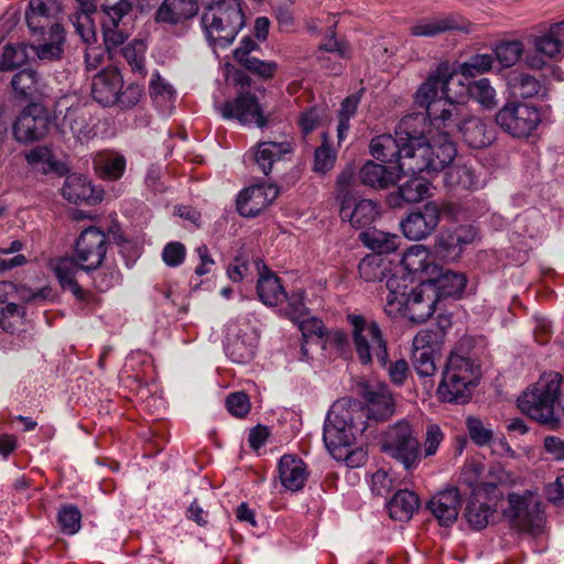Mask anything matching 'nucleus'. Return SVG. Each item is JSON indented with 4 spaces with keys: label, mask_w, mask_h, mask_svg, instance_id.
<instances>
[{
    "label": "nucleus",
    "mask_w": 564,
    "mask_h": 564,
    "mask_svg": "<svg viewBox=\"0 0 564 564\" xmlns=\"http://www.w3.org/2000/svg\"><path fill=\"white\" fill-rule=\"evenodd\" d=\"M457 80V74L448 64H441L430 75L415 93V104L425 108L431 123L437 129H444L446 135L454 131L462 133L465 142L475 149L487 147L492 141V134L479 118L465 119V107L453 100L449 86Z\"/></svg>",
    "instance_id": "nucleus-1"
},
{
    "label": "nucleus",
    "mask_w": 564,
    "mask_h": 564,
    "mask_svg": "<svg viewBox=\"0 0 564 564\" xmlns=\"http://www.w3.org/2000/svg\"><path fill=\"white\" fill-rule=\"evenodd\" d=\"M424 123L420 115H410L401 119L395 129V135L381 134L371 140L370 153L382 162H398L395 170L399 173H411L401 169L404 162H414L419 128Z\"/></svg>",
    "instance_id": "nucleus-2"
},
{
    "label": "nucleus",
    "mask_w": 564,
    "mask_h": 564,
    "mask_svg": "<svg viewBox=\"0 0 564 564\" xmlns=\"http://www.w3.org/2000/svg\"><path fill=\"white\" fill-rule=\"evenodd\" d=\"M200 23L214 47H227L245 25L241 0H219L204 11Z\"/></svg>",
    "instance_id": "nucleus-3"
},
{
    "label": "nucleus",
    "mask_w": 564,
    "mask_h": 564,
    "mask_svg": "<svg viewBox=\"0 0 564 564\" xmlns=\"http://www.w3.org/2000/svg\"><path fill=\"white\" fill-rule=\"evenodd\" d=\"M347 322L350 326L351 347L358 361L362 366L377 362L386 367L389 358L388 340L379 324L360 314H348Z\"/></svg>",
    "instance_id": "nucleus-4"
},
{
    "label": "nucleus",
    "mask_w": 564,
    "mask_h": 564,
    "mask_svg": "<svg viewBox=\"0 0 564 564\" xmlns=\"http://www.w3.org/2000/svg\"><path fill=\"white\" fill-rule=\"evenodd\" d=\"M562 376L558 372L544 373L532 390L523 392L519 398V408L531 419L557 429L560 419L554 415V406L558 402Z\"/></svg>",
    "instance_id": "nucleus-5"
},
{
    "label": "nucleus",
    "mask_w": 564,
    "mask_h": 564,
    "mask_svg": "<svg viewBox=\"0 0 564 564\" xmlns=\"http://www.w3.org/2000/svg\"><path fill=\"white\" fill-rule=\"evenodd\" d=\"M479 377V367L470 358L452 352L437 388L438 399L443 402H467Z\"/></svg>",
    "instance_id": "nucleus-6"
},
{
    "label": "nucleus",
    "mask_w": 564,
    "mask_h": 564,
    "mask_svg": "<svg viewBox=\"0 0 564 564\" xmlns=\"http://www.w3.org/2000/svg\"><path fill=\"white\" fill-rule=\"evenodd\" d=\"M381 446L382 452L400 462L406 470L417 467L421 459L420 443L406 421L389 426Z\"/></svg>",
    "instance_id": "nucleus-7"
},
{
    "label": "nucleus",
    "mask_w": 564,
    "mask_h": 564,
    "mask_svg": "<svg viewBox=\"0 0 564 564\" xmlns=\"http://www.w3.org/2000/svg\"><path fill=\"white\" fill-rule=\"evenodd\" d=\"M444 135L438 143L430 144L423 134V129H419L415 161L402 163L401 169L408 170L412 174L444 170L456 155L455 144L447 139L445 133Z\"/></svg>",
    "instance_id": "nucleus-8"
},
{
    "label": "nucleus",
    "mask_w": 564,
    "mask_h": 564,
    "mask_svg": "<svg viewBox=\"0 0 564 564\" xmlns=\"http://www.w3.org/2000/svg\"><path fill=\"white\" fill-rule=\"evenodd\" d=\"M508 502L506 517L514 529L532 535H539L543 531L544 517L535 494L530 490L522 495L512 492L508 496Z\"/></svg>",
    "instance_id": "nucleus-9"
},
{
    "label": "nucleus",
    "mask_w": 564,
    "mask_h": 564,
    "mask_svg": "<svg viewBox=\"0 0 564 564\" xmlns=\"http://www.w3.org/2000/svg\"><path fill=\"white\" fill-rule=\"evenodd\" d=\"M349 410H341L337 413L332 409L325 420L324 424V443L328 451L334 454L335 451L341 447H349L354 444L357 434H362L367 426L365 421L359 420Z\"/></svg>",
    "instance_id": "nucleus-10"
},
{
    "label": "nucleus",
    "mask_w": 564,
    "mask_h": 564,
    "mask_svg": "<svg viewBox=\"0 0 564 564\" xmlns=\"http://www.w3.org/2000/svg\"><path fill=\"white\" fill-rule=\"evenodd\" d=\"M497 124L509 135L523 139L530 137L541 123V113L535 106L508 102L496 113Z\"/></svg>",
    "instance_id": "nucleus-11"
},
{
    "label": "nucleus",
    "mask_w": 564,
    "mask_h": 564,
    "mask_svg": "<svg viewBox=\"0 0 564 564\" xmlns=\"http://www.w3.org/2000/svg\"><path fill=\"white\" fill-rule=\"evenodd\" d=\"M532 51L527 52L524 62L532 69H542L550 61L564 52V23H554L541 35L531 39Z\"/></svg>",
    "instance_id": "nucleus-12"
},
{
    "label": "nucleus",
    "mask_w": 564,
    "mask_h": 564,
    "mask_svg": "<svg viewBox=\"0 0 564 564\" xmlns=\"http://www.w3.org/2000/svg\"><path fill=\"white\" fill-rule=\"evenodd\" d=\"M108 236L97 227L84 229L76 241L74 257L86 273L101 267L108 250Z\"/></svg>",
    "instance_id": "nucleus-13"
},
{
    "label": "nucleus",
    "mask_w": 564,
    "mask_h": 564,
    "mask_svg": "<svg viewBox=\"0 0 564 564\" xmlns=\"http://www.w3.org/2000/svg\"><path fill=\"white\" fill-rule=\"evenodd\" d=\"M442 210L454 216L456 206L444 204L441 208L435 202H429L422 209L410 213L401 221L404 236L410 240H422L429 237L436 229Z\"/></svg>",
    "instance_id": "nucleus-14"
},
{
    "label": "nucleus",
    "mask_w": 564,
    "mask_h": 564,
    "mask_svg": "<svg viewBox=\"0 0 564 564\" xmlns=\"http://www.w3.org/2000/svg\"><path fill=\"white\" fill-rule=\"evenodd\" d=\"M50 128V117L46 109L31 102L20 112L13 123V135L19 142H32L43 139Z\"/></svg>",
    "instance_id": "nucleus-15"
},
{
    "label": "nucleus",
    "mask_w": 564,
    "mask_h": 564,
    "mask_svg": "<svg viewBox=\"0 0 564 564\" xmlns=\"http://www.w3.org/2000/svg\"><path fill=\"white\" fill-rule=\"evenodd\" d=\"M220 113L224 119H236L241 124L253 123L259 128L267 124L257 97L250 93L239 94L235 99L224 102Z\"/></svg>",
    "instance_id": "nucleus-16"
},
{
    "label": "nucleus",
    "mask_w": 564,
    "mask_h": 564,
    "mask_svg": "<svg viewBox=\"0 0 564 564\" xmlns=\"http://www.w3.org/2000/svg\"><path fill=\"white\" fill-rule=\"evenodd\" d=\"M279 195L275 184H256L243 189L237 198V210L243 217H256Z\"/></svg>",
    "instance_id": "nucleus-17"
},
{
    "label": "nucleus",
    "mask_w": 564,
    "mask_h": 564,
    "mask_svg": "<svg viewBox=\"0 0 564 564\" xmlns=\"http://www.w3.org/2000/svg\"><path fill=\"white\" fill-rule=\"evenodd\" d=\"M477 238V230L471 225H459L444 229L437 236L435 242L436 251L444 258L457 259L466 246L473 243Z\"/></svg>",
    "instance_id": "nucleus-18"
},
{
    "label": "nucleus",
    "mask_w": 564,
    "mask_h": 564,
    "mask_svg": "<svg viewBox=\"0 0 564 564\" xmlns=\"http://www.w3.org/2000/svg\"><path fill=\"white\" fill-rule=\"evenodd\" d=\"M462 496L456 487L436 492L426 503V509L442 527H451L458 518Z\"/></svg>",
    "instance_id": "nucleus-19"
},
{
    "label": "nucleus",
    "mask_w": 564,
    "mask_h": 564,
    "mask_svg": "<svg viewBox=\"0 0 564 564\" xmlns=\"http://www.w3.org/2000/svg\"><path fill=\"white\" fill-rule=\"evenodd\" d=\"M367 406L357 411L358 420L367 419V422H365L367 427L370 422H383L393 414L392 397L386 387L367 391Z\"/></svg>",
    "instance_id": "nucleus-20"
},
{
    "label": "nucleus",
    "mask_w": 564,
    "mask_h": 564,
    "mask_svg": "<svg viewBox=\"0 0 564 564\" xmlns=\"http://www.w3.org/2000/svg\"><path fill=\"white\" fill-rule=\"evenodd\" d=\"M123 79L118 68L107 67L93 78V98L102 106H112L122 89Z\"/></svg>",
    "instance_id": "nucleus-21"
},
{
    "label": "nucleus",
    "mask_w": 564,
    "mask_h": 564,
    "mask_svg": "<svg viewBox=\"0 0 564 564\" xmlns=\"http://www.w3.org/2000/svg\"><path fill=\"white\" fill-rule=\"evenodd\" d=\"M469 23L458 14H448L437 18H424L419 20L412 28L414 36H436L447 31L469 32Z\"/></svg>",
    "instance_id": "nucleus-22"
},
{
    "label": "nucleus",
    "mask_w": 564,
    "mask_h": 564,
    "mask_svg": "<svg viewBox=\"0 0 564 564\" xmlns=\"http://www.w3.org/2000/svg\"><path fill=\"white\" fill-rule=\"evenodd\" d=\"M421 282L429 284L430 293L432 292L438 301L444 297L459 295L466 286L467 279L463 273L440 267L437 273L429 275L427 279Z\"/></svg>",
    "instance_id": "nucleus-23"
},
{
    "label": "nucleus",
    "mask_w": 564,
    "mask_h": 564,
    "mask_svg": "<svg viewBox=\"0 0 564 564\" xmlns=\"http://www.w3.org/2000/svg\"><path fill=\"white\" fill-rule=\"evenodd\" d=\"M436 302L434 294L429 291V284L420 282L412 289V295L402 305L401 311H404L411 321L422 323L432 316Z\"/></svg>",
    "instance_id": "nucleus-24"
},
{
    "label": "nucleus",
    "mask_w": 564,
    "mask_h": 564,
    "mask_svg": "<svg viewBox=\"0 0 564 564\" xmlns=\"http://www.w3.org/2000/svg\"><path fill=\"white\" fill-rule=\"evenodd\" d=\"M225 351L228 358L236 364L249 362L256 351V338L253 334H249L242 329L229 328Z\"/></svg>",
    "instance_id": "nucleus-25"
},
{
    "label": "nucleus",
    "mask_w": 564,
    "mask_h": 564,
    "mask_svg": "<svg viewBox=\"0 0 564 564\" xmlns=\"http://www.w3.org/2000/svg\"><path fill=\"white\" fill-rule=\"evenodd\" d=\"M197 12L196 0H163L155 12V21L176 25L194 18Z\"/></svg>",
    "instance_id": "nucleus-26"
},
{
    "label": "nucleus",
    "mask_w": 564,
    "mask_h": 564,
    "mask_svg": "<svg viewBox=\"0 0 564 564\" xmlns=\"http://www.w3.org/2000/svg\"><path fill=\"white\" fill-rule=\"evenodd\" d=\"M292 151V143L286 138L280 141H262L257 145L254 160L261 172L269 175L274 164L282 161Z\"/></svg>",
    "instance_id": "nucleus-27"
},
{
    "label": "nucleus",
    "mask_w": 564,
    "mask_h": 564,
    "mask_svg": "<svg viewBox=\"0 0 564 564\" xmlns=\"http://www.w3.org/2000/svg\"><path fill=\"white\" fill-rule=\"evenodd\" d=\"M305 463L294 455H283L279 462V478L282 486L290 491H300L307 480Z\"/></svg>",
    "instance_id": "nucleus-28"
},
{
    "label": "nucleus",
    "mask_w": 564,
    "mask_h": 564,
    "mask_svg": "<svg viewBox=\"0 0 564 564\" xmlns=\"http://www.w3.org/2000/svg\"><path fill=\"white\" fill-rule=\"evenodd\" d=\"M24 159L32 171L41 174L65 175L67 166L57 160L51 148L37 145L24 153Z\"/></svg>",
    "instance_id": "nucleus-29"
},
{
    "label": "nucleus",
    "mask_w": 564,
    "mask_h": 564,
    "mask_svg": "<svg viewBox=\"0 0 564 564\" xmlns=\"http://www.w3.org/2000/svg\"><path fill=\"white\" fill-rule=\"evenodd\" d=\"M10 85L14 97L21 101H32L43 94L42 77L32 68L15 73Z\"/></svg>",
    "instance_id": "nucleus-30"
},
{
    "label": "nucleus",
    "mask_w": 564,
    "mask_h": 564,
    "mask_svg": "<svg viewBox=\"0 0 564 564\" xmlns=\"http://www.w3.org/2000/svg\"><path fill=\"white\" fill-rule=\"evenodd\" d=\"M61 10L57 0H31L25 13L28 26L33 33L42 32Z\"/></svg>",
    "instance_id": "nucleus-31"
},
{
    "label": "nucleus",
    "mask_w": 564,
    "mask_h": 564,
    "mask_svg": "<svg viewBox=\"0 0 564 564\" xmlns=\"http://www.w3.org/2000/svg\"><path fill=\"white\" fill-rule=\"evenodd\" d=\"M401 262L409 273L421 274L422 280L440 271V267L432 261L431 253L423 246L409 248L404 252Z\"/></svg>",
    "instance_id": "nucleus-32"
},
{
    "label": "nucleus",
    "mask_w": 564,
    "mask_h": 564,
    "mask_svg": "<svg viewBox=\"0 0 564 564\" xmlns=\"http://www.w3.org/2000/svg\"><path fill=\"white\" fill-rule=\"evenodd\" d=\"M54 272L63 289L69 290L78 300L85 299L86 293L76 280L77 274L85 271L74 256L58 259L54 265Z\"/></svg>",
    "instance_id": "nucleus-33"
},
{
    "label": "nucleus",
    "mask_w": 564,
    "mask_h": 564,
    "mask_svg": "<svg viewBox=\"0 0 564 564\" xmlns=\"http://www.w3.org/2000/svg\"><path fill=\"white\" fill-rule=\"evenodd\" d=\"M419 496L411 490H398L388 501L387 509L391 519L395 521H409L420 508Z\"/></svg>",
    "instance_id": "nucleus-34"
},
{
    "label": "nucleus",
    "mask_w": 564,
    "mask_h": 564,
    "mask_svg": "<svg viewBox=\"0 0 564 564\" xmlns=\"http://www.w3.org/2000/svg\"><path fill=\"white\" fill-rule=\"evenodd\" d=\"M400 177L398 171L388 170L384 165L367 161L359 171L360 182L372 188H388Z\"/></svg>",
    "instance_id": "nucleus-35"
},
{
    "label": "nucleus",
    "mask_w": 564,
    "mask_h": 564,
    "mask_svg": "<svg viewBox=\"0 0 564 564\" xmlns=\"http://www.w3.org/2000/svg\"><path fill=\"white\" fill-rule=\"evenodd\" d=\"M379 216L378 205L371 199H361L357 202L350 210L348 200L341 205V217L349 218L352 227L365 228L370 226Z\"/></svg>",
    "instance_id": "nucleus-36"
},
{
    "label": "nucleus",
    "mask_w": 564,
    "mask_h": 564,
    "mask_svg": "<svg viewBox=\"0 0 564 564\" xmlns=\"http://www.w3.org/2000/svg\"><path fill=\"white\" fill-rule=\"evenodd\" d=\"M429 191L430 183L426 180L413 177L399 186L395 195H390L389 204L399 207L402 203H417L429 195Z\"/></svg>",
    "instance_id": "nucleus-37"
},
{
    "label": "nucleus",
    "mask_w": 564,
    "mask_h": 564,
    "mask_svg": "<svg viewBox=\"0 0 564 564\" xmlns=\"http://www.w3.org/2000/svg\"><path fill=\"white\" fill-rule=\"evenodd\" d=\"M257 293L259 300L269 306L278 305L286 299V293L283 290L279 278L269 270H264L260 273L257 283Z\"/></svg>",
    "instance_id": "nucleus-38"
},
{
    "label": "nucleus",
    "mask_w": 564,
    "mask_h": 564,
    "mask_svg": "<svg viewBox=\"0 0 564 564\" xmlns=\"http://www.w3.org/2000/svg\"><path fill=\"white\" fill-rule=\"evenodd\" d=\"M444 183L449 189L478 188L479 182L471 166L467 164H454L444 173Z\"/></svg>",
    "instance_id": "nucleus-39"
},
{
    "label": "nucleus",
    "mask_w": 564,
    "mask_h": 564,
    "mask_svg": "<svg viewBox=\"0 0 564 564\" xmlns=\"http://www.w3.org/2000/svg\"><path fill=\"white\" fill-rule=\"evenodd\" d=\"M362 243L377 253H390L398 249L400 237L378 229H368L359 236Z\"/></svg>",
    "instance_id": "nucleus-40"
},
{
    "label": "nucleus",
    "mask_w": 564,
    "mask_h": 564,
    "mask_svg": "<svg viewBox=\"0 0 564 564\" xmlns=\"http://www.w3.org/2000/svg\"><path fill=\"white\" fill-rule=\"evenodd\" d=\"M495 513V506L473 497L466 506L464 517L473 529L482 530L492 521Z\"/></svg>",
    "instance_id": "nucleus-41"
},
{
    "label": "nucleus",
    "mask_w": 564,
    "mask_h": 564,
    "mask_svg": "<svg viewBox=\"0 0 564 564\" xmlns=\"http://www.w3.org/2000/svg\"><path fill=\"white\" fill-rule=\"evenodd\" d=\"M149 93L156 108L162 113L167 115L172 111L176 98L175 90L159 74L153 75Z\"/></svg>",
    "instance_id": "nucleus-42"
},
{
    "label": "nucleus",
    "mask_w": 564,
    "mask_h": 564,
    "mask_svg": "<svg viewBox=\"0 0 564 564\" xmlns=\"http://www.w3.org/2000/svg\"><path fill=\"white\" fill-rule=\"evenodd\" d=\"M62 195L68 202L78 204L93 197V187L86 176L70 174L64 182Z\"/></svg>",
    "instance_id": "nucleus-43"
},
{
    "label": "nucleus",
    "mask_w": 564,
    "mask_h": 564,
    "mask_svg": "<svg viewBox=\"0 0 564 564\" xmlns=\"http://www.w3.org/2000/svg\"><path fill=\"white\" fill-rule=\"evenodd\" d=\"M50 42L37 46H30L40 59H58L63 53L64 30L61 24L52 23L50 26Z\"/></svg>",
    "instance_id": "nucleus-44"
},
{
    "label": "nucleus",
    "mask_w": 564,
    "mask_h": 564,
    "mask_svg": "<svg viewBox=\"0 0 564 564\" xmlns=\"http://www.w3.org/2000/svg\"><path fill=\"white\" fill-rule=\"evenodd\" d=\"M508 474L500 466L491 467L489 471V480L479 482L473 489V497L487 498L488 500L499 499L502 494L498 489L499 485L508 480Z\"/></svg>",
    "instance_id": "nucleus-45"
},
{
    "label": "nucleus",
    "mask_w": 564,
    "mask_h": 564,
    "mask_svg": "<svg viewBox=\"0 0 564 564\" xmlns=\"http://www.w3.org/2000/svg\"><path fill=\"white\" fill-rule=\"evenodd\" d=\"M121 52L131 72L140 78H144L148 73L145 67V42L142 40H133L122 47Z\"/></svg>",
    "instance_id": "nucleus-46"
},
{
    "label": "nucleus",
    "mask_w": 564,
    "mask_h": 564,
    "mask_svg": "<svg viewBox=\"0 0 564 564\" xmlns=\"http://www.w3.org/2000/svg\"><path fill=\"white\" fill-rule=\"evenodd\" d=\"M388 294L387 306L401 311V307L412 295V289L408 288V278L392 275L387 280Z\"/></svg>",
    "instance_id": "nucleus-47"
},
{
    "label": "nucleus",
    "mask_w": 564,
    "mask_h": 564,
    "mask_svg": "<svg viewBox=\"0 0 564 564\" xmlns=\"http://www.w3.org/2000/svg\"><path fill=\"white\" fill-rule=\"evenodd\" d=\"M30 46L25 43L7 44L0 55V72H11L29 59Z\"/></svg>",
    "instance_id": "nucleus-48"
},
{
    "label": "nucleus",
    "mask_w": 564,
    "mask_h": 564,
    "mask_svg": "<svg viewBox=\"0 0 564 564\" xmlns=\"http://www.w3.org/2000/svg\"><path fill=\"white\" fill-rule=\"evenodd\" d=\"M412 362L417 376L425 380L424 386L432 388L436 371L432 348L414 349Z\"/></svg>",
    "instance_id": "nucleus-49"
},
{
    "label": "nucleus",
    "mask_w": 564,
    "mask_h": 564,
    "mask_svg": "<svg viewBox=\"0 0 564 564\" xmlns=\"http://www.w3.org/2000/svg\"><path fill=\"white\" fill-rule=\"evenodd\" d=\"M96 167L102 178L119 180L126 170V159L118 153H107L99 155L95 162Z\"/></svg>",
    "instance_id": "nucleus-50"
},
{
    "label": "nucleus",
    "mask_w": 564,
    "mask_h": 564,
    "mask_svg": "<svg viewBox=\"0 0 564 564\" xmlns=\"http://www.w3.org/2000/svg\"><path fill=\"white\" fill-rule=\"evenodd\" d=\"M509 87L516 98H531L539 94L540 82L528 74H518L509 78Z\"/></svg>",
    "instance_id": "nucleus-51"
},
{
    "label": "nucleus",
    "mask_w": 564,
    "mask_h": 564,
    "mask_svg": "<svg viewBox=\"0 0 564 564\" xmlns=\"http://www.w3.org/2000/svg\"><path fill=\"white\" fill-rule=\"evenodd\" d=\"M359 102V94L350 95L343 100L338 112V143H340L346 138V134L350 129L349 120L356 115Z\"/></svg>",
    "instance_id": "nucleus-52"
},
{
    "label": "nucleus",
    "mask_w": 564,
    "mask_h": 564,
    "mask_svg": "<svg viewBox=\"0 0 564 564\" xmlns=\"http://www.w3.org/2000/svg\"><path fill=\"white\" fill-rule=\"evenodd\" d=\"M466 429L474 444L484 447L489 446L494 440V431L490 424H486L477 416H467Z\"/></svg>",
    "instance_id": "nucleus-53"
},
{
    "label": "nucleus",
    "mask_w": 564,
    "mask_h": 564,
    "mask_svg": "<svg viewBox=\"0 0 564 564\" xmlns=\"http://www.w3.org/2000/svg\"><path fill=\"white\" fill-rule=\"evenodd\" d=\"M132 11L129 0H119L113 4L101 6V24L124 26L123 19Z\"/></svg>",
    "instance_id": "nucleus-54"
},
{
    "label": "nucleus",
    "mask_w": 564,
    "mask_h": 564,
    "mask_svg": "<svg viewBox=\"0 0 564 564\" xmlns=\"http://www.w3.org/2000/svg\"><path fill=\"white\" fill-rule=\"evenodd\" d=\"M524 47L520 41H505L496 46L497 61L503 67L513 66L523 55Z\"/></svg>",
    "instance_id": "nucleus-55"
},
{
    "label": "nucleus",
    "mask_w": 564,
    "mask_h": 564,
    "mask_svg": "<svg viewBox=\"0 0 564 564\" xmlns=\"http://www.w3.org/2000/svg\"><path fill=\"white\" fill-rule=\"evenodd\" d=\"M57 521L64 534L73 535L80 529L82 513L76 506L64 505L58 511Z\"/></svg>",
    "instance_id": "nucleus-56"
},
{
    "label": "nucleus",
    "mask_w": 564,
    "mask_h": 564,
    "mask_svg": "<svg viewBox=\"0 0 564 564\" xmlns=\"http://www.w3.org/2000/svg\"><path fill=\"white\" fill-rule=\"evenodd\" d=\"M467 91L473 99L485 108H492L496 104V91L487 78L471 83L467 87Z\"/></svg>",
    "instance_id": "nucleus-57"
},
{
    "label": "nucleus",
    "mask_w": 564,
    "mask_h": 564,
    "mask_svg": "<svg viewBox=\"0 0 564 564\" xmlns=\"http://www.w3.org/2000/svg\"><path fill=\"white\" fill-rule=\"evenodd\" d=\"M494 63V58L489 54H476L467 62L459 66L460 74L464 77H475L479 74L488 72Z\"/></svg>",
    "instance_id": "nucleus-58"
},
{
    "label": "nucleus",
    "mask_w": 564,
    "mask_h": 564,
    "mask_svg": "<svg viewBox=\"0 0 564 564\" xmlns=\"http://www.w3.org/2000/svg\"><path fill=\"white\" fill-rule=\"evenodd\" d=\"M341 329H332L326 332L319 346L326 348L327 346L335 348L339 355L346 356L350 352L351 338Z\"/></svg>",
    "instance_id": "nucleus-59"
},
{
    "label": "nucleus",
    "mask_w": 564,
    "mask_h": 564,
    "mask_svg": "<svg viewBox=\"0 0 564 564\" xmlns=\"http://www.w3.org/2000/svg\"><path fill=\"white\" fill-rule=\"evenodd\" d=\"M299 327L306 343L313 340L319 345L326 333L324 323L316 317L299 319Z\"/></svg>",
    "instance_id": "nucleus-60"
},
{
    "label": "nucleus",
    "mask_w": 564,
    "mask_h": 564,
    "mask_svg": "<svg viewBox=\"0 0 564 564\" xmlns=\"http://www.w3.org/2000/svg\"><path fill=\"white\" fill-rule=\"evenodd\" d=\"M64 124L69 127L73 134L79 141H86L89 139L90 129L86 123V119L83 115H80L77 110L68 109L64 117Z\"/></svg>",
    "instance_id": "nucleus-61"
},
{
    "label": "nucleus",
    "mask_w": 564,
    "mask_h": 564,
    "mask_svg": "<svg viewBox=\"0 0 564 564\" xmlns=\"http://www.w3.org/2000/svg\"><path fill=\"white\" fill-rule=\"evenodd\" d=\"M335 161L336 152L327 144L326 138L324 137L323 144L315 150L314 171L325 174L334 166Z\"/></svg>",
    "instance_id": "nucleus-62"
},
{
    "label": "nucleus",
    "mask_w": 564,
    "mask_h": 564,
    "mask_svg": "<svg viewBox=\"0 0 564 564\" xmlns=\"http://www.w3.org/2000/svg\"><path fill=\"white\" fill-rule=\"evenodd\" d=\"M90 14L91 13L76 12L69 18L76 33L85 43H90L96 36Z\"/></svg>",
    "instance_id": "nucleus-63"
},
{
    "label": "nucleus",
    "mask_w": 564,
    "mask_h": 564,
    "mask_svg": "<svg viewBox=\"0 0 564 564\" xmlns=\"http://www.w3.org/2000/svg\"><path fill=\"white\" fill-rule=\"evenodd\" d=\"M143 97V87L139 84H130L123 90L118 93V99L115 105L121 109H131L135 107Z\"/></svg>",
    "instance_id": "nucleus-64"
}]
</instances>
